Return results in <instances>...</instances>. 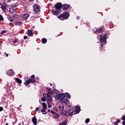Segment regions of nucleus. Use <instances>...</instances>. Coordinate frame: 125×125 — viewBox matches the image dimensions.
Instances as JSON below:
<instances>
[{
    "label": "nucleus",
    "instance_id": "obj_1",
    "mask_svg": "<svg viewBox=\"0 0 125 125\" xmlns=\"http://www.w3.org/2000/svg\"><path fill=\"white\" fill-rule=\"evenodd\" d=\"M108 36V33L105 34L104 35H101L100 37V47L99 49H100L101 52L102 51H104V49H103V46L104 44H106L107 43V36Z\"/></svg>",
    "mask_w": 125,
    "mask_h": 125
},
{
    "label": "nucleus",
    "instance_id": "obj_2",
    "mask_svg": "<svg viewBox=\"0 0 125 125\" xmlns=\"http://www.w3.org/2000/svg\"><path fill=\"white\" fill-rule=\"evenodd\" d=\"M74 107L71 105H69L67 111H63L62 112V115L65 116V117H68L69 116H73L74 113Z\"/></svg>",
    "mask_w": 125,
    "mask_h": 125
},
{
    "label": "nucleus",
    "instance_id": "obj_3",
    "mask_svg": "<svg viewBox=\"0 0 125 125\" xmlns=\"http://www.w3.org/2000/svg\"><path fill=\"white\" fill-rule=\"evenodd\" d=\"M70 17V13L69 12L65 11L63 14H60L58 18L62 21H64V20H67Z\"/></svg>",
    "mask_w": 125,
    "mask_h": 125
},
{
    "label": "nucleus",
    "instance_id": "obj_4",
    "mask_svg": "<svg viewBox=\"0 0 125 125\" xmlns=\"http://www.w3.org/2000/svg\"><path fill=\"white\" fill-rule=\"evenodd\" d=\"M62 97L61 100L62 102H63V103L67 104V102H68V98H67V97H66V96L65 95V94H64V93H62Z\"/></svg>",
    "mask_w": 125,
    "mask_h": 125
},
{
    "label": "nucleus",
    "instance_id": "obj_5",
    "mask_svg": "<svg viewBox=\"0 0 125 125\" xmlns=\"http://www.w3.org/2000/svg\"><path fill=\"white\" fill-rule=\"evenodd\" d=\"M33 8L35 12H36L37 13H39V12H40V5L35 4L33 5Z\"/></svg>",
    "mask_w": 125,
    "mask_h": 125
},
{
    "label": "nucleus",
    "instance_id": "obj_6",
    "mask_svg": "<svg viewBox=\"0 0 125 125\" xmlns=\"http://www.w3.org/2000/svg\"><path fill=\"white\" fill-rule=\"evenodd\" d=\"M55 8H56V9H58V10H60V9L62 8V3L60 2L57 3L55 5Z\"/></svg>",
    "mask_w": 125,
    "mask_h": 125
},
{
    "label": "nucleus",
    "instance_id": "obj_7",
    "mask_svg": "<svg viewBox=\"0 0 125 125\" xmlns=\"http://www.w3.org/2000/svg\"><path fill=\"white\" fill-rule=\"evenodd\" d=\"M6 74L10 77H13L14 76V71L12 69H10L7 71Z\"/></svg>",
    "mask_w": 125,
    "mask_h": 125
},
{
    "label": "nucleus",
    "instance_id": "obj_8",
    "mask_svg": "<svg viewBox=\"0 0 125 125\" xmlns=\"http://www.w3.org/2000/svg\"><path fill=\"white\" fill-rule=\"evenodd\" d=\"M69 7H70V4H64L62 6V8L64 11L67 10Z\"/></svg>",
    "mask_w": 125,
    "mask_h": 125
},
{
    "label": "nucleus",
    "instance_id": "obj_9",
    "mask_svg": "<svg viewBox=\"0 0 125 125\" xmlns=\"http://www.w3.org/2000/svg\"><path fill=\"white\" fill-rule=\"evenodd\" d=\"M55 99L57 100H59V99H62V94H60L59 93H56V94L54 96Z\"/></svg>",
    "mask_w": 125,
    "mask_h": 125
},
{
    "label": "nucleus",
    "instance_id": "obj_10",
    "mask_svg": "<svg viewBox=\"0 0 125 125\" xmlns=\"http://www.w3.org/2000/svg\"><path fill=\"white\" fill-rule=\"evenodd\" d=\"M27 35L29 37H33V36H34V32H33V30L28 29L27 30Z\"/></svg>",
    "mask_w": 125,
    "mask_h": 125
},
{
    "label": "nucleus",
    "instance_id": "obj_11",
    "mask_svg": "<svg viewBox=\"0 0 125 125\" xmlns=\"http://www.w3.org/2000/svg\"><path fill=\"white\" fill-rule=\"evenodd\" d=\"M98 33H99L100 34L103 33V28H100L94 31V34H97Z\"/></svg>",
    "mask_w": 125,
    "mask_h": 125
},
{
    "label": "nucleus",
    "instance_id": "obj_12",
    "mask_svg": "<svg viewBox=\"0 0 125 125\" xmlns=\"http://www.w3.org/2000/svg\"><path fill=\"white\" fill-rule=\"evenodd\" d=\"M59 109L63 114V112H64V105L63 104H60L59 106Z\"/></svg>",
    "mask_w": 125,
    "mask_h": 125
},
{
    "label": "nucleus",
    "instance_id": "obj_13",
    "mask_svg": "<svg viewBox=\"0 0 125 125\" xmlns=\"http://www.w3.org/2000/svg\"><path fill=\"white\" fill-rule=\"evenodd\" d=\"M74 112H76V114H79V113L81 112V107L78 105L76 106L75 107V110L74 111Z\"/></svg>",
    "mask_w": 125,
    "mask_h": 125
},
{
    "label": "nucleus",
    "instance_id": "obj_14",
    "mask_svg": "<svg viewBox=\"0 0 125 125\" xmlns=\"http://www.w3.org/2000/svg\"><path fill=\"white\" fill-rule=\"evenodd\" d=\"M6 4L4 3L1 5V9L3 11H5L6 10Z\"/></svg>",
    "mask_w": 125,
    "mask_h": 125
},
{
    "label": "nucleus",
    "instance_id": "obj_15",
    "mask_svg": "<svg viewBox=\"0 0 125 125\" xmlns=\"http://www.w3.org/2000/svg\"><path fill=\"white\" fill-rule=\"evenodd\" d=\"M32 122L33 123L34 125H37V118L36 116H34V117L32 119Z\"/></svg>",
    "mask_w": 125,
    "mask_h": 125
},
{
    "label": "nucleus",
    "instance_id": "obj_16",
    "mask_svg": "<svg viewBox=\"0 0 125 125\" xmlns=\"http://www.w3.org/2000/svg\"><path fill=\"white\" fill-rule=\"evenodd\" d=\"M51 94H52V93L51 92L50 93V94H49V95L47 97V99L48 101H50V102H52V98L51 97Z\"/></svg>",
    "mask_w": 125,
    "mask_h": 125
},
{
    "label": "nucleus",
    "instance_id": "obj_17",
    "mask_svg": "<svg viewBox=\"0 0 125 125\" xmlns=\"http://www.w3.org/2000/svg\"><path fill=\"white\" fill-rule=\"evenodd\" d=\"M28 80L30 83H37V80L36 79H32L31 78L29 79Z\"/></svg>",
    "mask_w": 125,
    "mask_h": 125
},
{
    "label": "nucleus",
    "instance_id": "obj_18",
    "mask_svg": "<svg viewBox=\"0 0 125 125\" xmlns=\"http://www.w3.org/2000/svg\"><path fill=\"white\" fill-rule=\"evenodd\" d=\"M29 16V15L28 14L25 13L22 15V19H24L25 20V19H27V18H28Z\"/></svg>",
    "mask_w": 125,
    "mask_h": 125
},
{
    "label": "nucleus",
    "instance_id": "obj_19",
    "mask_svg": "<svg viewBox=\"0 0 125 125\" xmlns=\"http://www.w3.org/2000/svg\"><path fill=\"white\" fill-rule=\"evenodd\" d=\"M12 17H13L14 19H16V20H18L19 18H20V16H19L18 15H13L12 16Z\"/></svg>",
    "mask_w": 125,
    "mask_h": 125
},
{
    "label": "nucleus",
    "instance_id": "obj_20",
    "mask_svg": "<svg viewBox=\"0 0 125 125\" xmlns=\"http://www.w3.org/2000/svg\"><path fill=\"white\" fill-rule=\"evenodd\" d=\"M23 24V22L22 21H17L15 22V25L16 26H19V25H22Z\"/></svg>",
    "mask_w": 125,
    "mask_h": 125
},
{
    "label": "nucleus",
    "instance_id": "obj_21",
    "mask_svg": "<svg viewBox=\"0 0 125 125\" xmlns=\"http://www.w3.org/2000/svg\"><path fill=\"white\" fill-rule=\"evenodd\" d=\"M52 12L53 15H58V10L54 11V10H52Z\"/></svg>",
    "mask_w": 125,
    "mask_h": 125
},
{
    "label": "nucleus",
    "instance_id": "obj_22",
    "mask_svg": "<svg viewBox=\"0 0 125 125\" xmlns=\"http://www.w3.org/2000/svg\"><path fill=\"white\" fill-rule=\"evenodd\" d=\"M51 92H48L47 94H43V97H45L46 98H47V97H48V96L49 95V94H50V93Z\"/></svg>",
    "mask_w": 125,
    "mask_h": 125
},
{
    "label": "nucleus",
    "instance_id": "obj_23",
    "mask_svg": "<svg viewBox=\"0 0 125 125\" xmlns=\"http://www.w3.org/2000/svg\"><path fill=\"white\" fill-rule=\"evenodd\" d=\"M16 81L18 83H22V80L19 78H16Z\"/></svg>",
    "mask_w": 125,
    "mask_h": 125
},
{
    "label": "nucleus",
    "instance_id": "obj_24",
    "mask_svg": "<svg viewBox=\"0 0 125 125\" xmlns=\"http://www.w3.org/2000/svg\"><path fill=\"white\" fill-rule=\"evenodd\" d=\"M7 19L10 22H13L14 21V20L11 17H8Z\"/></svg>",
    "mask_w": 125,
    "mask_h": 125
},
{
    "label": "nucleus",
    "instance_id": "obj_25",
    "mask_svg": "<svg viewBox=\"0 0 125 125\" xmlns=\"http://www.w3.org/2000/svg\"><path fill=\"white\" fill-rule=\"evenodd\" d=\"M42 43H46L47 42V40L45 38H42Z\"/></svg>",
    "mask_w": 125,
    "mask_h": 125
},
{
    "label": "nucleus",
    "instance_id": "obj_26",
    "mask_svg": "<svg viewBox=\"0 0 125 125\" xmlns=\"http://www.w3.org/2000/svg\"><path fill=\"white\" fill-rule=\"evenodd\" d=\"M42 108L43 109H47V106L46 105V104L44 103H42Z\"/></svg>",
    "mask_w": 125,
    "mask_h": 125
},
{
    "label": "nucleus",
    "instance_id": "obj_27",
    "mask_svg": "<svg viewBox=\"0 0 125 125\" xmlns=\"http://www.w3.org/2000/svg\"><path fill=\"white\" fill-rule=\"evenodd\" d=\"M24 84L25 85H29V84H30V83H30V81H29V80H26L25 82H24Z\"/></svg>",
    "mask_w": 125,
    "mask_h": 125
},
{
    "label": "nucleus",
    "instance_id": "obj_28",
    "mask_svg": "<svg viewBox=\"0 0 125 125\" xmlns=\"http://www.w3.org/2000/svg\"><path fill=\"white\" fill-rule=\"evenodd\" d=\"M67 121H64L63 122L60 123L59 125H67Z\"/></svg>",
    "mask_w": 125,
    "mask_h": 125
},
{
    "label": "nucleus",
    "instance_id": "obj_29",
    "mask_svg": "<svg viewBox=\"0 0 125 125\" xmlns=\"http://www.w3.org/2000/svg\"><path fill=\"white\" fill-rule=\"evenodd\" d=\"M19 42L18 38L15 39L13 41V43H16V42Z\"/></svg>",
    "mask_w": 125,
    "mask_h": 125
},
{
    "label": "nucleus",
    "instance_id": "obj_30",
    "mask_svg": "<svg viewBox=\"0 0 125 125\" xmlns=\"http://www.w3.org/2000/svg\"><path fill=\"white\" fill-rule=\"evenodd\" d=\"M53 117L54 118H59V114H57L56 113H55L54 114H53Z\"/></svg>",
    "mask_w": 125,
    "mask_h": 125
},
{
    "label": "nucleus",
    "instance_id": "obj_31",
    "mask_svg": "<svg viewBox=\"0 0 125 125\" xmlns=\"http://www.w3.org/2000/svg\"><path fill=\"white\" fill-rule=\"evenodd\" d=\"M65 96L67 97V98H71V95H70V94H69L68 93H65Z\"/></svg>",
    "mask_w": 125,
    "mask_h": 125
},
{
    "label": "nucleus",
    "instance_id": "obj_32",
    "mask_svg": "<svg viewBox=\"0 0 125 125\" xmlns=\"http://www.w3.org/2000/svg\"><path fill=\"white\" fill-rule=\"evenodd\" d=\"M7 31L5 30H2L1 32V35H4V34H5L6 32H7Z\"/></svg>",
    "mask_w": 125,
    "mask_h": 125
},
{
    "label": "nucleus",
    "instance_id": "obj_33",
    "mask_svg": "<svg viewBox=\"0 0 125 125\" xmlns=\"http://www.w3.org/2000/svg\"><path fill=\"white\" fill-rule=\"evenodd\" d=\"M90 121V119L89 118H87L85 120L86 124H88V122Z\"/></svg>",
    "mask_w": 125,
    "mask_h": 125
},
{
    "label": "nucleus",
    "instance_id": "obj_34",
    "mask_svg": "<svg viewBox=\"0 0 125 125\" xmlns=\"http://www.w3.org/2000/svg\"><path fill=\"white\" fill-rule=\"evenodd\" d=\"M41 101L43 102H45V101H46V99H45L44 97L42 98Z\"/></svg>",
    "mask_w": 125,
    "mask_h": 125
},
{
    "label": "nucleus",
    "instance_id": "obj_35",
    "mask_svg": "<svg viewBox=\"0 0 125 125\" xmlns=\"http://www.w3.org/2000/svg\"><path fill=\"white\" fill-rule=\"evenodd\" d=\"M0 21H3V16L0 15Z\"/></svg>",
    "mask_w": 125,
    "mask_h": 125
},
{
    "label": "nucleus",
    "instance_id": "obj_36",
    "mask_svg": "<svg viewBox=\"0 0 125 125\" xmlns=\"http://www.w3.org/2000/svg\"><path fill=\"white\" fill-rule=\"evenodd\" d=\"M32 80H36V77L35 76V75H33L31 76V78Z\"/></svg>",
    "mask_w": 125,
    "mask_h": 125
},
{
    "label": "nucleus",
    "instance_id": "obj_37",
    "mask_svg": "<svg viewBox=\"0 0 125 125\" xmlns=\"http://www.w3.org/2000/svg\"><path fill=\"white\" fill-rule=\"evenodd\" d=\"M46 109H45V108H42V109H41V112L42 113H44V112H46Z\"/></svg>",
    "mask_w": 125,
    "mask_h": 125
},
{
    "label": "nucleus",
    "instance_id": "obj_38",
    "mask_svg": "<svg viewBox=\"0 0 125 125\" xmlns=\"http://www.w3.org/2000/svg\"><path fill=\"white\" fill-rule=\"evenodd\" d=\"M53 93H55V94H56V93H59L57 90H53Z\"/></svg>",
    "mask_w": 125,
    "mask_h": 125
},
{
    "label": "nucleus",
    "instance_id": "obj_39",
    "mask_svg": "<svg viewBox=\"0 0 125 125\" xmlns=\"http://www.w3.org/2000/svg\"><path fill=\"white\" fill-rule=\"evenodd\" d=\"M40 110V107H36V109H35V112H38V111H39Z\"/></svg>",
    "mask_w": 125,
    "mask_h": 125
},
{
    "label": "nucleus",
    "instance_id": "obj_40",
    "mask_svg": "<svg viewBox=\"0 0 125 125\" xmlns=\"http://www.w3.org/2000/svg\"><path fill=\"white\" fill-rule=\"evenodd\" d=\"M3 110V107L0 106V112Z\"/></svg>",
    "mask_w": 125,
    "mask_h": 125
},
{
    "label": "nucleus",
    "instance_id": "obj_41",
    "mask_svg": "<svg viewBox=\"0 0 125 125\" xmlns=\"http://www.w3.org/2000/svg\"><path fill=\"white\" fill-rule=\"evenodd\" d=\"M23 39H24V40H27V39H28V36H24L23 37Z\"/></svg>",
    "mask_w": 125,
    "mask_h": 125
},
{
    "label": "nucleus",
    "instance_id": "obj_42",
    "mask_svg": "<svg viewBox=\"0 0 125 125\" xmlns=\"http://www.w3.org/2000/svg\"><path fill=\"white\" fill-rule=\"evenodd\" d=\"M116 122L119 124V123H121V120L120 119H117Z\"/></svg>",
    "mask_w": 125,
    "mask_h": 125
},
{
    "label": "nucleus",
    "instance_id": "obj_43",
    "mask_svg": "<svg viewBox=\"0 0 125 125\" xmlns=\"http://www.w3.org/2000/svg\"><path fill=\"white\" fill-rule=\"evenodd\" d=\"M48 104V105H47V107L48 108H51V105L49 104Z\"/></svg>",
    "mask_w": 125,
    "mask_h": 125
},
{
    "label": "nucleus",
    "instance_id": "obj_44",
    "mask_svg": "<svg viewBox=\"0 0 125 125\" xmlns=\"http://www.w3.org/2000/svg\"><path fill=\"white\" fill-rule=\"evenodd\" d=\"M77 20H80L81 19V17H80V16H77Z\"/></svg>",
    "mask_w": 125,
    "mask_h": 125
},
{
    "label": "nucleus",
    "instance_id": "obj_45",
    "mask_svg": "<svg viewBox=\"0 0 125 125\" xmlns=\"http://www.w3.org/2000/svg\"><path fill=\"white\" fill-rule=\"evenodd\" d=\"M122 120L125 121V116H122Z\"/></svg>",
    "mask_w": 125,
    "mask_h": 125
},
{
    "label": "nucleus",
    "instance_id": "obj_46",
    "mask_svg": "<svg viewBox=\"0 0 125 125\" xmlns=\"http://www.w3.org/2000/svg\"><path fill=\"white\" fill-rule=\"evenodd\" d=\"M51 113H52V114H53L54 115V114H55V112H54V111H53L52 110H51Z\"/></svg>",
    "mask_w": 125,
    "mask_h": 125
},
{
    "label": "nucleus",
    "instance_id": "obj_47",
    "mask_svg": "<svg viewBox=\"0 0 125 125\" xmlns=\"http://www.w3.org/2000/svg\"><path fill=\"white\" fill-rule=\"evenodd\" d=\"M47 114V112H45L43 113V115H46Z\"/></svg>",
    "mask_w": 125,
    "mask_h": 125
},
{
    "label": "nucleus",
    "instance_id": "obj_48",
    "mask_svg": "<svg viewBox=\"0 0 125 125\" xmlns=\"http://www.w3.org/2000/svg\"><path fill=\"white\" fill-rule=\"evenodd\" d=\"M122 125H125V121H123V122H122Z\"/></svg>",
    "mask_w": 125,
    "mask_h": 125
},
{
    "label": "nucleus",
    "instance_id": "obj_49",
    "mask_svg": "<svg viewBox=\"0 0 125 125\" xmlns=\"http://www.w3.org/2000/svg\"><path fill=\"white\" fill-rule=\"evenodd\" d=\"M114 125H118V123L116 122H114Z\"/></svg>",
    "mask_w": 125,
    "mask_h": 125
},
{
    "label": "nucleus",
    "instance_id": "obj_50",
    "mask_svg": "<svg viewBox=\"0 0 125 125\" xmlns=\"http://www.w3.org/2000/svg\"><path fill=\"white\" fill-rule=\"evenodd\" d=\"M6 57H8V54H6Z\"/></svg>",
    "mask_w": 125,
    "mask_h": 125
},
{
    "label": "nucleus",
    "instance_id": "obj_51",
    "mask_svg": "<svg viewBox=\"0 0 125 125\" xmlns=\"http://www.w3.org/2000/svg\"><path fill=\"white\" fill-rule=\"evenodd\" d=\"M29 0L30 1H34V0Z\"/></svg>",
    "mask_w": 125,
    "mask_h": 125
},
{
    "label": "nucleus",
    "instance_id": "obj_52",
    "mask_svg": "<svg viewBox=\"0 0 125 125\" xmlns=\"http://www.w3.org/2000/svg\"><path fill=\"white\" fill-rule=\"evenodd\" d=\"M50 112V109H49L48 110V112Z\"/></svg>",
    "mask_w": 125,
    "mask_h": 125
},
{
    "label": "nucleus",
    "instance_id": "obj_53",
    "mask_svg": "<svg viewBox=\"0 0 125 125\" xmlns=\"http://www.w3.org/2000/svg\"><path fill=\"white\" fill-rule=\"evenodd\" d=\"M10 25H13L12 23H10Z\"/></svg>",
    "mask_w": 125,
    "mask_h": 125
},
{
    "label": "nucleus",
    "instance_id": "obj_54",
    "mask_svg": "<svg viewBox=\"0 0 125 125\" xmlns=\"http://www.w3.org/2000/svg\"><path fill=\"white\" fill-rule=\"evenodd\" d=\"M0 5H1V2H0Z\"/></svg>",
    "mask_w": 125,
    "mask_h": 125
},
{
    "label": "nucleus",
    "instance_id": "obj_55",
    "mask_svg": "<svg viewBox=\"0 0 125 125\" xmlns=\"http://www.w3.org/2000/svg\"><path fill=\"white\" fill-rule=\"evenodd\" d=\"M20 33L21 34V31Z\"/></svg>",
    "mask_w": 125,
    "mask_h": 125
},
{
    "label": "nucleus",
    "instance_id": "obj_56",
    "mask_svg": "<svg viewBox=\"0 0 125 125\" xmlns=\"http://www.w3.org/2000/svg\"><path fill=\"white\" fill-rule=\"evenodd\" d=\"M11 106H13V105H11Z\"/></svg>",
    "mask_w": 125,
    "mask_h": 125
},
{
    "label": "nucleus",
    "instance_id": "obj_57",
    "mask_svg": "<svg viewBox=\"0 0 125 125\" xmlns=\"http://www.w3.org/2000/svg\"><path fill=\"white\" fill-rule=\"evenodd\" d=\"M18 44H19V42H18Z\"/></svg>",
    "mask_w": 125,
    "mask_h": 125
}]
</instances>
